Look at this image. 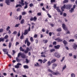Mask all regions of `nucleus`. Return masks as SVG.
<instances>
[{"label":"nucleus","instance_id":"1","mask_svg":"<svg viewBox=\"0 0 77 77\" xmlns=\"http://www.w3.org/2000/svg\"><path fill=\"white\" fill-rule=\"evenodd\" d=\"M71 7H72V5H68L66 6H65V5H64L61 8V9L62 11H64V9H65L66 8L67 9L69 10L71 9Z\"/></svg>","mask_w":77,"mask_h":77},{"label":"nucleus","instance_id":"2","mask_svg":"<svg viewBox=\"0 0 77 77\" xmlns=\"http://www.w3.org/2000/svg\"><path fill=\"white\" fill-rule=\"evenodd\" d=\"M48 71L50 72L53 75H59V74H60V73H59V72H54L53 71H51L50 69H48Z\"/></svg>","mask_w":77,"mask_h":77},{"label":"nucleus","instance_id":"3","mask_svg":"<svg viewBox=\"0 0 77 77\" xmlns=\"http://www.w3.org/2000/svg\"><path fill=\"white\" fill-rule=\"evenodd\" d=\"M75 3L76 4V5H74L73 6V8H72L71 10H69V12L70 13H72V12H74V10L75 9V6H77V1L75 2Z\"/></svg>","mask_w":77,"mask_h":77},{"label":"nucleus","instance_id":"4","mask_svg":"<svg viewBox=\"0 0 77 77\" xmlns=\"http://www.w3.org/2000/svg\"><path fill=\"white\" fill-rule=\"evenodd\" d=\"M30 21H36L37 20V18L36 16H35L33 18L31 17L30 18Z\"/></svg>","mask_w":77,"mask_h":77},{"label":"nucleus","instance_id":"5","mask_svg":"<svg viewBox=\"0 0 77 77\" xmlns=\"http://www.w3.org/2000/svg\"><path fill=\"white\" fill-rule=\"evenodd\" d=\"M27 42V45H28V47L30 45V43L29 42V41L28 40V38H27L25 40V44H26V43Z\"/></svg>","mask_w":77,"mask_h":77},{"label":"nucleus","instance_id":"6","mask_svg":"<svg viewBox=\"0 0 77 77\" xmlns=\"http://www.w3.org/2000/svg\"><path fill=\"white\" fill-rule=\"evenodd\" d=\"M30 51V49L29 48L27 47L26 48V50L25 51L24 50L23 51H24L25 54H27L28 53V52H29V51Z\"/></svg>","mask_w":77,"mask_h":77},{"label":"nucleus","instance_id":"7","mask_svg":"<svg viewBox=\"0 0 77 77\" xmlns=\"http://www.w3.org/2000/svg\"><path fill=\"white\" fill-rule=\"evenodd\" d=\"M54 56L55 57H56L57 58H59L60 57V55L57 53H55L54 54Z\"/></svg>","mask_w":77,"mask_h":77},{"label":"nucleus","instance_id":"8","mask_svg":"<svg viewBox=\"0 0 77 77\" xmlns=\"http://www.w3.org/2000/svg\"><path fill=\"white\" fill-rule=\"evenodd\" d=\"M62 26L64 30H67V27H66V26L64 23L62 24Z\"/></svg>","mask_w":77,"mask_h":77},{"label":"nucleus","instance_id":"9","mask_svg":"<svg viewBox=\"0 0 77 77\" xmlns=\"http://www.w3.org/2000/svg\"><path fill=\"white\" fill-rule=\"evenodd\" d=\"M20 65H21V64L20 63H18L16 65H15L14 66V67L15 68H20Z\"/></svg>","mask_w":77,"mask_h":77},{"label":"nucleus","instance_id":"10","mask_svg":"<svg viewBox=\"0 0 77 77\" xmlns=\"http://www.w3.org/2000/svg\"><path fill=\"white\" fill-rule=\"evenodd\" d=\"M28 3L27 2H25V6L24 7V9H27L28 8Z\"/></svg>","mask_w":77,"mask_h":77},{"label":"nucleus","instance_id":"11","mask_svg":"<svg viewBox=\"0 0 77 77\" xmlns=\"http://www.w3.org/2000/svg\"><path fill=\"white\" fill-rule=\"evenodd\" d=\"M55 40V41H57V42H62L63 41V40L60 39V38H58Z\"/></svg>","mask_w":77,"mask_h":77},{"label":"nucleus","instance_id":"12","mask_svg":"<svg viewBox=\"0 0 77 77\" xmlns=\"http://www.w3.org/2000/svg\"><path fill=\"white\" fill-rule=\"evenodd\" d=\"M7 50L6 49H3V51L5 53H4L5 54H8V52L7 51Z\"/></svg>","mask_w":77,"mask_h":77},{"label":"nucleus","instance_id":"13","mask_svg":"<svg viewBox=\"0 0 77 77\" xmlns=\"http://www.w3.org/2000/svg\"><path fill=\"white\" fill-rule=\"evenodd\" d=\"M73 48H74V49H76L77 48V45H76L75 44H74L73 45H72Z\"/></svg>","mask_w":77,"mask_h":77},{"label":"nucleus","instance_id":"14","mask_svg":"<svg viewBox=\"0 0 77 77\" xmlns=\"http://www.w3.org/2000/svg\"><path fill=\"white\" fill-rule=\"evenodd\" d=\"M57 65L56 64H53L52 65V68L53 69H54L56 66H57Z\"/></svg>","mask_w":77,"mask_h":77},{"label":"nucleus","instance_id":"15","mask_svg":"<svg viewBox=\"0 0 77 77\" xmlns=\"http://www.w3.org/2000/svg\"><path fill=\"white\" fill-rule=\"evenodd\" d=\"M6 3L8 5H9V3H10V0H6Z\"/></svg>","mask_w":77,"mask_h":77},{"label":"nucleus","instance_id":"16","mask_svg":"<svg viewBox=\"0 0 77 77\" xmlns=\"http://www.w3.org/2000/svg\"><path fill=\"white\" fill-rule=\"evenodd\" d=\"M60 47V45H57L56 46H55L54 48L55 49H59Z\"/></svg>","mask_w":77,"mask_h":77},{"label":"nucleus","instance_id":"17","mask_svg":"<svg viewBox=\"0 0 77 77\" xmlns=\"http://www.w3.org/2000/svg\"><path fill=\"white\" fill-rule=\"evenodd\" d=\"M23 68L24 69H28L29 66L27 65L23 66Z\"/></svg>","mask_w":77,"mask_h":77},{"label":"nucleus","instance_id":"18","mask_svg":"<svg viewBox=\"0 0 77 77\" xmlns=\"http://www.w3.org/2000/svg\"><path fill=\"white\" fill-rule=\"evenodd\" d=\"M28 33V30L26 29L25 30V32L24 33V35H27Z\"/></svg>","mask_w":77,"mask_h":77},{"label":"nucleus","instance_id":"19","mask_svg":"<svg viewBox=\"0 0 77 77\" xmlns=\"http://www.w3.org/2000/svg\"><path fill=\"white\" fill-rule=\"evenodd\" d=\"M66 68V65H65L63 67L62 70V72H63V71Z\"/></svg>","mask_w":77,"mask_h":77},{"label":"nucleus","instance_id":"20","mask_svg":"<svg viewBox=\"0 0 77 77\" xmlns=\"http://www.w3.org/2000/svg\"><path fill=\"white\" fill-rule=\"evenodd\" d=\"M21 2L20 3V4H21L22 6H23V5H24V3H23L24 2V0H21Z\"/></svg>","mask_w":77,"mask_h":77},{"label":"nucleus","instance_id":"21","mask_svg":"<svg viewBox=\"0 0 77 77\" xmlns=\"http://www.w3.org/2000/svg\"><path fill=\"white\" fill-rule=\"evenodd\" d=\"M20 50L21 51H24V49H23L22 47H20Z\"/></svg>","mask_w":77,"mask_h":77},{"label":"nucleus","instance_id":"22","mask_svg":"<svg viewBox=\"0 0 77 77\" xmlns=\"http://www.w3.org/2000/svg\"><path fill=\"white\" fill-rule=\"evenodd\" d=\"M21 57H22V58H25V57H26V55L25 54H22L21 55Z\"/></svg>","mask_w":77,"mask_h":77},{"label":"nucleus","instance_id":"23","mask_svg":"<svg viewBox=\"0 0 77 77\" xmlns=\"http://www.w3.org/2000/svg\"><path fill=\"white\" fill-rule=\"evenodd\" d=\"M57 10L58 12H60V9H59V7H57Z\"/></svg>","mask_w":77,"mask_h":77},{"label":"nucleus","instance_id":"24","mask_svg":"<svg viewBox=\"0 0 77 77\" xmlns=\"http://www.w3.org/2000/svg\"><path fill=\"white\" fill-rule=\"evenodd\" d=\"M22 54L21 53V52L19 53L18 54V56H17L18 57H20V56H21V55H22Z\"/></svg>","mask_w":77,"mask_h":77},{"label":"nucleus","instance_id":"25","mask_svg":"<svg viewBox=\"0 0 77 77\" xmlns=\"http://www.w3.org/2000/svg\"><path fill=\"white\" fill-rule=\"evenodd\" d=\"M68 2V0H64L63 2V3H66Z\"/></svg>","mask_w":77,"mask_h":77},{"label":"nucleus","instance_id":"26","mask_svg":"<svg viewBox=\"0 0 77 77\" xmlns=\"http://www.w3.org/2000/svg\"><path fill=\"white\" fill-rule=\"evenodd\" d=\"M57 32H61L62 31V29L60 28H58L57 29Z\"/></svg>","mask_w":77,"mask_h":77},{"label":"nucleus","instance_id":"27","mask_svg":"<svg viewBox=\"0 0 77 77\" xmlns=\"http://www.w3.org/2000/svg\"><path fill=\"white\" fill-rule=\"evenodd\" d=\"M47 64L48 66H50L51 64V63L50 62V61H49L48 62Z\"/></svg>","mask_w":77,"mask_h":77},{"label":"nucleus","instance_id":"28","mask_svg":"<svg viewBox=\"0 0 77 77\" xmlns=\"http://www.w3.org/2000/svg\"><path fill=\"white\" fill-rule=\"evenodd\" d=\"M9 36H8V35H6L4 37V39H8V37Z\"/></svg>","mask_w":77,"mask_h":77},{"label":"nucleus","instance_id":"29","mask_svg":"<svg viewBox=\"0 0 77 77\" xmlns=\"http://www.w3.org/2000/svg\"><path fill=\"white\" fill-rule=\"evenodd\" d=\"M20 7L21 8H22V6H21V5H16V8H18V7Z\"/></svg>","mask_w":77,"mask_h":77},{"label":"nucleus","instance_id":"30","mask_svg":"<svg viewBox=\"0 0 77 77\" xmlns=\"http://www.w3.org/2000/svg\"><path fill=\"white\" fill-rule=\"evenodd\" d=\"M43 42H44V43H45H45H47V42H48V40H44Z\"/></svg>","mask_w":77,"mask_h":77},{"label":"nucleus","instance_id":"31","mask_svg":"<svg viewBox=\"0 0 77 77\" xmlns=\"http://www.w3.org/2000/svg\"><path fill=\"white\" fill-rule=\"evenodd\" d=\"M12 46V43L11 42H10L9 43V48H11V46Z\"/></svg>","mask_w":77,"mask_h":77},{"label":"nucleus","instance_id":"32","mask_svg":"<svg viewBox=\"0 0 77 77\" xmlns=\"http://www.w3.org/2000/svg\"><path fill=\"white\" fill-rule=\"evenodd\" d=\"M24 22V19H23L21 21L20 23L21 24H23Z\"/></svg>","mask_w":77,"mask_h":77},{"label":"nucleus","instance_id":"33","mask_svg":"<svg viewBox=\"0 0 77 77\" xmlns=\"http://www.w3.org/2000/svg\"><path fill=\"white\" fill-rule=\"evenodd\" d=\"M71 76L72 77H75V74L74 73H72L71 74Z\"/></svg>","mask_w":77,"mask_h":77},{"label":"nucleus","instance_id":"34","mask_svg":"<svg viewBox=\"0 0 77 77\" xmlns=\"http://www.w3.org/2000/svg\"><path fill=\"white\" fill-rule=\"evenodd\" d=\"M63 44H65V45H66V44H67V42L65 40L63 41Z\"/></svg>","mask_w":77,"mask_h":77},{"label":"nucleus","instance_id":"35","mask_svg":"<svg viewBox=\"0 0 77 77\" xmlns=\"http://www.w3.org/2000/svg\"><path fill=\"white\" fill-rule=\"evenodd\" d=\"M47 59H44V60L43 61V63H45V62H47Z\"/></svg>","mask_w":77,"mask_h":77},{"label":"nucleus","instance_id":"36","mask_svg":"<svg viewBox=\"0 0 77 77\" xmlns=\"http://www.w3.org/2000/svg\"><path fill=\"white\" fill-rule=\"evenodd\" d=\"M2 42L4 41V38H0V42H2Z\"/></svg>","mask_w":77,"mask_h":77},{"label":"nucleus","instance_id":"37","mask_svg":"<svg viewBox=\"0 0 77 77\" xmlns=\"http://www.w3.org/2000/svg\"><path fill=\"white\" fill-rule=\"evenodd\" d=\"M20 39H23V38H24V36L23 34H22L21 36H20Z\"/></svg>","mask_w":77,"mask_h":77},{"label":"nucleus","instance_id":"38","mask_svg":"<svg viewBox=\"0 0 77 77\" xmlns=\"http://www.w3.org/2000/svg\"><path fill=\"white\" fill-rule=\"evenodd\" d=\"M30 40L31 42H33V41H34L33 39V38L32 37H31L30 38Z\"/></svg>","mask_w":77,"mask_h":77},{"label":"nucleus","instance_id":"39","mask_svg":"<svg viewBox=\"0 0 77 77\" xmlns=\"http://www.w3.org/2000/svg\"><path fill=\"white\" fill-rule=\"evenodd\" d=\"M9 29H10V26H8L7 28L6 29V30L7 31H8V30H9Z\"/></svg>","mask_w":77,"mask_h":77},{"label":"nucleus","instance_id":"40","mask_svg":"<svg viewBox=\"0 0 77 77\" xmlns=\"http://www.w3.org/2000/svg\"><path fill=\"white\" fill-rule=\"evenodd\" d=\"M19 26H20V24L19 23L16 25L15 26V27H18Z\"/></svg>","mask_w":77,"mask_h":77},{"label":"nucleus","instance_id":"41","mask_svg":"<svg viewBox=\"0 0 77 77\" xmlns=\"http://www.w3.org/2000/svg\"><path fill=\"white\" fill-rule=\"evenodd\" d=\"M33 6V4L32 3H31L29 4V6L30 7V8H31V7H32Z\"/></svg>","mask_w":77,"mask_h":77},{"label":"nucleus","instance_id":"42","mask_svg":"<svg viewBox=\"0 0 77 77\" xmlns=\"http://www.w3.org/2000/svg\"><path fill=\"white\" fill-rule=\"evenodd\" d=\"M73 41H74V39H71L69 41V42H73Z\"/></svg>","mask_w":77,"mask_h":77},{"label":"nucleus","instance_id":"43","mask_svg":"<svg viewBox=\"0 0 77 77\" xmlns=\"http://www.w3.org/2000/svg\"><path fill=\"white\" fill-rule=\"evenodd\" d=\"M56 62V60H53L51 61V63H54V62Z\"/></svg>","mask_w":77,"mask_h":77},{"label":"nucleus","instance_id":"44","mask_svg":"<svg viewBox=\"0 0 77 77\" xmlns=\"http://www.w3.org/2000/svg\"><path fill=\"white\" fill-rule=\"evenodd\" d=\"M41 13H38L37 14V15L38 16H41Z\"/></svg>","mask_w":77,"mask_h":77},{"label":"nucleus","instance_id":"45","mask_svg":"<svg viewBox=\"0 0 77 77\" xmlns=\"http://www.w3.org/2000/svg\"><path fill=\"white\" fill-rule=\"evenodd\" d=\"M16 60L17 62H20V60H19V59H18V58L17 57L16 58Z\"/></svg>","mask_w":77,"mask_h":77},{"label":"nucleus","instance_id":"46","mask_svg":"<svg viewBox=\"0 0 77 77\" xmlns=\"http://www.w3.org/2000/svg\"><path fill=\"white\" fill-rule=\"evenodd\" d=\"M55 51V50L54 49H51L50 50L51 52H53V51Z\"/></svg>","mask_w":77,"mask_h":77},{"label":"nucleus","instance_id":"47","mask_svg":"<svg viewBox=\"0 0 77 77\" xmlns=\"http://www.w3.org/2000/svg\"><path fill=\"white\" fill-rule=\"evenodd\" d=\"M47 15H48V17H49V18H51V15H50V14H48Z\"/></svg>","mask_w":77,"mask_h":77},{"label":"nucleus","instance_id":"48","mask_svg":"<svg viewBox=\"0 0 77 77\" xmlns=\"http://www.w3.org/2000/svg\"><path fill=\"white\" fill-rule=\"evenodd\" d=\"M7 54L8 56V57H9L11 59V57H11V56L9 54Z\"/></svg>","mask_w":77,"mask_h":77},{"label":"nucleus","instance_id":"49","mask_svg":"<svg viewBox=\"0 0 77 77\" xmlns=\"http://www.w3.org/2000/svg\"><path fill=\"white\" fill-rule=\"evenodd\" d=\"M35 66H39V63H36V64H35Z\"/></svg>","mask_w":77,"mask_h":77},{"label":"nucleus","instance_id":"50","mask_svg":"<svg viewBox=\"0 0 77 77\" xmlns=\"http://www.w3.org/2000/svg\"><path fill=\"white\" fill-rule=\"evenodd\" d=\"M3 31V29H0V33L1 32H2Z\"/></svg>","mask_w":77,"mask_h":77},{"label":"nucleus","instance_id":"51","mask_svg":"<svg viewBox=\"0 0 77 77\" xmlns=\"http://www.w3.org/2000/svg\"><path fill=\"white\" fill-rule=\"evenodd\" d=\"M22 18V16H21V15H20L19 16V20H21Z\"/></svg>","mask_w":77,"mask_h":77},{"label":"nucleus","instance_id":"52","mask_svg":"<svg viewBox=\"0 0 77 77\" xmlns=\"http://www.w3.org/2000/svg\"><path fill=\"white\" fill-rule=\"evenodd\" d=\"M37 36H38V35L37 34H35L34 37L36 38H37Z\"/></svg>","mask_w":77,"mask_h":77},{"label":"nucleus","instance_id":"53","mask_svg":"<svg viewBox=\"0 0 77 77\" xmlns=\"http://www.w3.org/2000/svg\"><path fill=\"white\" fill-rule=\"evenodd\" d=\"M54 9H56V4L54 5Z\"/></svg>","mask_w":77,"mask_h":77},{"label":"nucleus","instance_id":"54","mask_svg":"<svg viewBox=\"0 0 77 77\" xmlns=\"http://www.w3.org/2000/svg\"><path fill=\"white\" fill-rule=\"evenodd\" d=\"M51 3H53V2H55V0H51Z\"/></svg>","mask_w":77,"mask_h":77},{"label":"nucleus","instance_id":"55","mask_svg":"<svg viewBox=\"0 0 77 77\" xmlns=\"http://www.w3.org/2000/svg\"><path fill=\"white\" fill-rule=\"evenodd\" d=\"M74 37L75 39H77V34H75L74 35Z\"/></svg>","mask_w":77,"mask_h":77},{"label":"nucleus","instance_id":"56","mask_svg":"<svg viewBox=\"0 0 77 77\" xmlns=\"http://www.w3.org/2000/svg\"><path fill=\"white\" fill-rule=\"evenodd\" d=\"M53 45H56V42H53Z\"/></svg>","mask_w":77,"mask_h":77},{"label":"nucleus","instance_id":"57","mask_svg":"<svg viewBox=\"0 0 77 77\" xmlns=\"http://www.w3.org/2000/svg\"><path fill=\"white\" fill-rule=\"evenodd\" d=\"M17 33V32L16 31H15L13 33V34H14V35H15V34H16Z\"/></svg>","mask_w":77,"mask_h":77},{"label":"nucleus","instance_id":"58","mask_svg":"<svg viewBox=\"0 0 77 77\" xmlns=\"http://www.w3.org/2000/svg\"><path fill=\"white\" fill-rule=\"evenodd\" d=\"M26 14V12H22V14L23 15H24Z\"/></svg>","mask_w":77,"mask_h":77},{"label":"nucleus","instance_id":"59","mask_svg":"<svg viewBox=\"0 0 77 77\" xmlns=\"http://www.w3.org/2000/svg\"><path fill=\"white\" fill-rule=\"evenodd\" d=\"M26 62L27 63H29V60H28L27 59H26Z\"/></svg>","mask_w":77,"mask_h":77},{"label":"nucleus","instance_id":"60","mask_svg":"<svg viewBox=\"0 0 77 77\" xmlns=\"http://www.w3.org/2000/svg\"><path fill=\"white\" fill-rule=\"evenodd\" d=\"M9 31L8 32V33H9V34H11V31L10 30H8Z\"/></svg>","mask_w":77,"mask_h":77},{"label":"nucleus","instance_id":"61","mask_svg":"<svg viewBox=\"0 0 77 77\" xmlns=\"http://www.w3.org/2000/svg\"><path fill=\"white\" fill-rule=\"evenodd\" d=\"M17 35L18 37L20 36V31H19L18 33L17 34Z\"/></svg>","mask_w":77,"mask_h":77},{"label":"nucleus","instance_id":"62","mask_svg":"<svg viewBox=\"0 0 77 77\" xmlns=\"http://www.w3.org/2000/svg\"><path fill=\"white\" fill-rule=\"evenodd\" d=\"M19 44V42H16V46L17 45H18Z\"/></svg>","mask_w":77,"mask_h":77},{"label":"nucleus","instance_id":"63","mask_svg":"<svg viewBox=\"0 0 77 77\" xmlns=\"http://www.w3.org/2000/svg\"><path fill=\"white\" fill-rule=\"evenodd\" d=\"M50 24H51V27H54V24H53L51 23Z\"/></svg>","mask_w":77,"mask_h":77},{"label":"nucleus","instance_id":"64","mask_svg":"<svg viewBox=\"0 0 77 77\" xmlns=\"http://www.w3.org/2000/svg\"><path fill=\"white\" fill-rule=\"evenodd\" d=\"M66 33H68L69 34L70 33V32H69V31H67L66 32Z\"/></svg>","mask_w":77,"mask_h":77}]
</instances>
